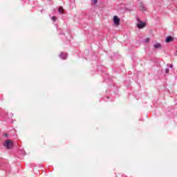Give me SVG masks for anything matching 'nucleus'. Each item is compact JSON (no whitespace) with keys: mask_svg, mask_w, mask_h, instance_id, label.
<instances>
[{"mask_svg":"<svg viewBox=\"0 0 177 177\" xmlns=\"http://www.w3.org/2000/svg\"><path fill=\"white\" fill-rule=\"evenodd\" d=\"M3 146L6 149H8L9 150L12 149V147H13V141L10 140H6L3 143Z\"/></svg>","mask_w":177,"mask_h":177,"instance_id":"obj_1","label":"nucleus"},{"mask_svg":"<svg viewBox=\"0 0 177 177\" xmlns=\"http://www.w3.org/2000/svg\"><path fill=\"white\" fill-rule=\"evenodd\" d=\"M120 21H121V20L120 19V18H118L117 15L113 16V24L115 26H120Z\"/></svg>","mask_w":177,"mask_h":177,"instance_id":"obj_2","label":"nucleus"},{"mask_svg":"<svg viewBox=\"0 0 177 177\" xmlns=\"http://www.w3.org/2000/svg\"><path fill=\"white\" fill-rule=\"evenodd\" d=\"M137 27L139 28H145V27H146V24L139 21V23L137 24Z\"/></svg>","mask_w":177,"mask_h":177,"instance_id":"obj_3","label":"nucleus"},{"mask_svg":"<svg viewBox=\"0 0 177 177\" xmlns=\"http://www.w3.org/2000/svg\"><path fill=\"white\" fill-rule=\"evenodd\" d=\"M153 48L154 49H161V48H162V46L160 43H156L153 44Z\"/></svg>","mask_w":177,"mask_h":177,"instance_id":"obj_4","label":"nucleus"},{"mask_svg":"<svg viewBox=\"0 0 177 177\" xmlns=\"http://www.w3.org/2000/svg\"><path fill=\"white\" fill-rule=\"evenodd\" d=\"M59 57H61V59H63L64 60L67 59V53H62L59 55Z\"/></svg>","mask_w":177,"mask_h":177,"instance_id":"obj_5","label":"nucleus"},{"mask_svg":"<svg viewBox=\"0 0 177 177\" xmlns=\"http://www.w3.org/2000/svg\"><path fill=\"white\" fill-rule=\"evenodd\" d=\"M172 41H174V37H167L166 38L165 42L169 44V42H172Z\"/></svg>","mask_w":177,"mask_h":177,"instance_id":"obj_6","label":"nucleus"},{"mask_svg":"<svg viewBox=\"0 0 177 177\" xmlns=\"http://www.w3.org/2000/svg\"><path fill=\"white\" fill-rule=\"evenodd\" d=\"M140 9L141 10H147V8H146V6H145V4H141V5L140 6Z\"/></svg>","mask_w":177,"mask_h":177,"instance_id":"obj_7","label":"nucleus"},{"mask_svg":"<svg viewBox=\"0 0 177 177\" xmlns=\"http://www.w3.org/2000/svg\"><path fill=\"white\" fill-rule=\"evenodd\" d=\"M58 12L59 13H63L64 12L63 7H59L58 9Z\"/></svg>","mask_w":177,"mask_h":177,"instance_id":"obj_8","label":"nucleus"},{"mask_svg":"<svg viewBox=\"0 0 177 177\" xmlns=\"http://www.w3.org/2000/svg\"><path fill=\"white\" fill-rule=\"evenodd\" d=\"M91 1L94 5H96L97 3V0H91Z\"/></svg>","mask_w":177,"mask_h":177,"instance_id":"obj_9","label":"nucleus"},{"mask_svg":"<svg viewBox=\"0 0 177 177\" xmlns=\"http://www.w3.org/2000/svg\"><path fill=\"white\" fill-rule=\"evenodd\" d=\"M166 74H168V73H169V69L168 68H167L165 71Z\"/></svg>","mask_w":177,"mask_h":177,"instance_id":"obj_10","label":"nucleus"},{"mask_svg":"<svg viewBox=\"0 0 177 177\" xmlns=\"http://www.w3.org/2000/svg\"><path fill=\"white\" fill-rule=\"evenodd\" d=\"M51 19L53 21H56V17H53Z\"/></svg>","mask_w":177,"mask_h":177,"instance_id":"obj_11","label":"nucleus"},{"mask_svg":"<svg viewBox=\"0 0 177 177\" xmlns=\"http://www.w3.org/2000/svg\"><path fill=\"white\" fill-rule=\"evenodd\" d=\"M149 41H150V39L147 38V39H146V42H149Z\"/></svg>","mask_w":177,"mask_h":177,"instance_id":"obj_12","label":"nucleus"},{"mask_svg":"<svg viewBox=\"0 0 177 177\" xmlns=\"http://www.w3.org/2000/svg\"><path fill=\"white\" fill-rule=\"evenodd\" d=\"M169 67H170V68H172V67H174V65L170 64V65H169Z\"/></svg>","mask_w":177,"mask_h":177,"instance_id":"obj_13","label":"nucleus"},{"mask_svg":"<svg viewBox=\"0 0 177 177\" xmlns=\"http://www.w3.org/2000/svg\"><path fill=\"white\" fill-rule=\"evenodd\" d=\"M175 55L177 56V51H176Z\"/></svg>","mask_w":177,"mask_h":177,"instance_id":"obj_14","label":"nucleus"}]
</instances>
